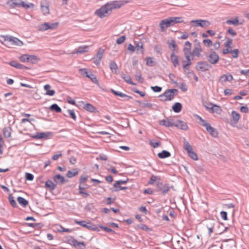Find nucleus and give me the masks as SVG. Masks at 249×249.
<instances>
[{"label":"nucleus","mask_w":249,"mask_h":249,"mask_svg":"<svg viewBox=\"0 0 249 249\" xmlns=\"http://www.w3.org/2000/svg\"><path fill=\"white\" fill-rule=\"evenodd\" d=\"M124 5L122 1H112L103 5L96 10L94 14L100 18L107 17L111 14L112 10L119 8Z\"/></svg>","instance_id":"obj_1"},{"label":"nucleus","mask_w":249,"mask_h":249,"mask_svg":"<svg viewBox=\"0 0 249 249\" xmlns=\"http://www.w3.org/2000/svg\"><path fill=\"white\" fill-rule=\"evenodd\" d=\"M0 37L1 38L0 40V42L7 47H10L12 45L21 46L23 45L21 41L15 37L1 35Z\"/></svg>","instance_id":"obj_2"},{"label":"nucleus","mask_w":249,"mask_h":249,"mask_svg":"<svg viewBox=\"0 0 249 249\" xmlns=\"http://www.w3.org/2000/svg\"><path fill=\"white\" fill-rule=\"evenodd\" d=\"M178 93L177 89H171L166 90L164 93L160 96L162 101H171L174 99L175 95Z\"/></svg>","instance_id":"obj_3"},{"label":"nucleus","mask_w":249,"mask_h":249,"mask_svg":"<svg viewBox=\"0 0 249 249\" xmlns=\"http://www.w3.org/2000/svg\"><path fill=\"white\" fill-rule=\"evenodd\" d=\"M184 148L192 159L194 160H197L198 159L196 154L193 151L192 147L185 139L184 140Z\"/></svg>","instance_id":"obj_4"},{"label":"nucleus","mask_w":249,"mask_h":249,"mask_svg":"<svg viewBox=\"0 0 249 249\" xmlns=\"http://www.w3.org/2000/svg\"><path fill=\"white\" fill-rule=\"evenodd\" d=\"M191 23L194 27L199 26L202 28L208 27L211 24L209 21L203 19L193 20L191 21Z\"/></svg>","instance_id":"obj_5"},{"label":"nucleus","mask_w":249,"mask_h":249,"mask_svg":"<svg viewBox=\"0 0 249 249\" xmlns=\"http://www.w3.org/2000/svg\"><path fill=\"white\" fill-rule=\"evenodd\" d=\"M202 52V48L200 43L198 42L195 45L194 48L192 52H191V57L193 58L194 56H196L198 57L201 58L202 57V55L201 54Z\"/></svg>","instance_id":"obj_6"},{"label":"nucleus","mask_w":249,"mask_h":249,"mask_svg":"<svg viewBox=\"0 0 249 249\" xmlns=\"http://www.w3.org/2000/svg\"><path fill=\"white\" fill-rule=\"evenodd\" d=\"M58 26L57 23L50 24L47 22L41 24L38 26V30L40 31H45L48 29H55Z\"/></svg>","instance_id":"obj_7"},{"label":"nucleus","mask_w":249,"mask_h":249,"mask_svg":"<svg viewBox=\"0 0 249 249\" xmlns=\"http://www.w3.org/2000/svg\"><path fill=\"white\" fill-rule=\"evenodd\" d=\"M207 59L209 62L211 64H215L218 62L219 57L215 52H213L208 55Z\"/></svg>","instance_id":"obj_8"},{"label":"nucleus","mask_w":249,"mask_h":249,"mask_svg":"<svg viewBox=\"0 0 249 249\" xmlns=\"http://www.w3.org/2000/svg\"><path fill=\"white\" fill-rule=\"evenodd\" d=\"M196 67L197 70L201 71H205L211 68V65L205 61L198 62Z\"/></svg>","instance_id":"obj_9"},{"label":"nucleus","mask_w":249,"mask_h":249,"mask_svg":"<svg viewBox=\"0 0 249 249\" xmlns=\"http://www.w3.org/2000/svg\"><path fill=\"white\" fill-rule=\"evenodd\" d=\"M157 187L159 191H161L163 194H165L168 193L169 190V187L168 184L163 183L160 181H158Z\"/></svg>","instance_id":"obj_10"},{"label":"nucleus","mask_w":249,"mask_h":249,"mask_svg":"<svg viewBox=\"0 0 249 249\" xmlns=\"http://www.w3.org/2000/svg\"><path fill=\"white\" fill-rule=\"evenodd\" d=\"M74 222L89 230H96L97 229L95 225H92L90 223L87 222L85 221H77L75 220Z\"/></svg>","instance_id":"obj_11"},{"label":"nucleus","mask_w":249,"mask_h":249,"mask_svg":"<svg viewBox=\"0 0 249 249\" xmlns=\"http://www.w3.org/2000/svg\"><path fill=\"white\" fill-rule=\"evenodd\" d=\"M41 10L43 15H46L49 14V4L48 1L45 0L41 2Z\"/></svg>","instance_id":"obj_12"},{"label":"nucleus","mask_w":249,"mask_h":249,"mask_svg":"<svg viewBox=\"0 0 249 249\" xmlns=\"http://www.w3.org/2000/svg\"><path fill=\"white\" fill-rule=\"evenodd\" d=\"M167 19L169 26H173L176 23H181L183 21L181 17H170Z\"/></svg>","instance_id":"obj_13"},{"label":"nucleus","mask_w":249,"mask_h":249,"mask_svg":"<svg viewBox=\"0 0 249 249\" xmlns=\"http://www.w3.org/2000/svg\"><path fill=\"white\" fill-rule=\"evenodd\" d=\"M167 19L169 26H173L176 23H181L183 21L181 17H170Z\"/></svg>","instance_id":"obj_14"},{"label":"nucleus","mask_w":249,"mask_h":249,"mask_svg":"<svg viewBox=\"0 0 249 249\" xmlns=\"http://www.w3.org/2000/svg\"><path fill=\"white\" fill-rule=\"evenodd\" d=\"M175 126L184 131H187L189 128L187 123L180 120H177L175 122Z\"/></svg>","instance_id":"obj_15"},{"label":"nucleus","mask_w":249,"mask_h":249,"mask_svg":"<svg viewBox=\"0 0 249 249\" xmlns=\"http://www.w3.org/2000/svg\"><path fill=\"white\" fill-rule=\"evenodd\" d=\"M159 124L160 125L165 126L166 127H171L175 126V122H174L173 120L167 118L166 119L160 121Z\"/></svg>","instance_id":"obj_16"},{"label":"nucleus","mask_w":249,"mask_h":249,"mask_svg":"<svg viewBox=\"0 0 249 249\" xmlns=\"http://www.w3.org/2000/svg\"><path fill=\"white\" fill-rule=\"evenodd\" d=\"M233 79V76L230 73H227L222 75L219 78V81L223 84L226 82H231Z\"/></svg>","instance_id":"obj_17"},{"label":"nucleus","mask_w":249,"mask_h":249,"mask_svg":"<svg viewBox=\"0 0 249 249\" xmlns=\"http://www.w3.org/2000/svg\"><path fill=\"white\" fill-rule=\"evenodd\" d=\"M191 46H192V43L191 42H190L189 41H186L185 43L184 47L183 49V52L184 56H191Z\"/></svg>","instance_id":"obj_18"},{"label":"nucleus","mask_w":249,"mask_h":249,"mask_svg":"<svg viewBox=\"0 0 249 249\" xmlns=\"http://www.w3.org/2000/svg\"><path fill=\"white\" fill-rule=\"evenodd\" d=\"M103 49H102L101 48L99 49L96 56L94 58V63L95 64L98 65L100 64L103 57Z\"/></svg>","instance_id":"obj_19"},{"label":"nucleus","mask_w":249,"mask_h":249,"mask_svg":"<svg viewBox=\"0 0 249 249\" xmlns=\"http://www.w3.org/2000/svg\"><path fill=\"white\" fill-rule=\"evenodd\" d=\"M171 61L175 67L179 66L178 57L175 54L174 52H172L170 56Z\"/></svg>","instance_id":"obj_20"},{"label":"nucleus","mask_w":249,"mask_h":249,"mask_svg":"<svg viewBox=\"0 0 249 249\" xmlns=\"http://www.w3.org/2000/svg\"><path fill=\"white\" fill-rule=\"evenodd\" d=\"M52 136L51 132H40L37 133L36 135L34 137L35 138L42 139H47L49 137Z\"/></svg>","instance_id":"obj_21"},{"label":"nucleus","mask_w":249,"mask_h":249,"mask_svg":"<svg viewBox=\"0 0 249 249\" xmlns=\"http://www.w3.org/2000/svg\"><path fill=\"white\" fill-rule=\"evenodd\" d=\"M205 128L209 133L213 137H216L218 135V132L216 130L212 127L210 124H205Z\"/></svg>","instance_id":"obj_22"},{"label":"nucleus","mask_w":249,"mask_h":249,"mask_svg":"<svg viewBox=\"0 0 249 249\" xmlns=\"http://www.w3.org/2000/svg\"><path fill=\"white\" fill-rule=\"evenodd\" d=\"M89 50L88 46H80L75 49L71 53H84L87 52Z\"/></svg>","instance_id":"obj_23"},{"label":"nucleus","mask_w":249,"mask_h":249,"mask_svg":"<svg viewBox=\"0 0 249 249\" xmlns=\"http://www.w3.org/2000/svg\"><path fill=\"white\" fill-rule=\"evenodd\" d=\"M228 229V227H225L223 231H220L218 230L215 229H214V227H213V228H209L208 229L209 231V234L210 236L211 234L213 232H215L216 234H221L222 233L227 231Z\"/></svg>","instance_id":"obj_24"},{"label":"nucleus","mask_w":249,"mask_h":249,"mask_svg":"<svg viewBox=\"0 0 249 249\" xmlns=\"http://www.w3.org/2000/svg\"><path fill=\"white\" fill-rule=\"evenodd\" d=\"M54 181L56 183L58 184H63L65 182V178L61 176L60 175H55L53 178Z\"/></svg>","instance_id":"obj_25"},{"label":"nucleus","mask_w":249,"mask_h":249,"mask_svg":"<svg viewBox=\"0 0 249 249\" xmlns=\"http://www.w3.org/2000/svg\"><path fill=\"white\" fill-rule=\"evenodd\" d=\"M160 27L161 31L162 32L164 31L167 28L170 27L167 18L162 20L160 21Z\"/></svg>","instance_id":"obj_26"},{"label":"nucleus","mask_w":249,"mask_h":249,"mask_svg":"<svg viewBox=\"0 0 249 249\" xmlns=\"http://www.w3.org/2000/svg\"><path fill=\"white\" fill-rule=\"evenodd\" d=\"M51 86L50 85H46L44 87V89L46 90V94L49 96H53L55 92L54 90L51 89Z\"/></svg>","instance_id":"obj_27"},{"label":"nucleus","mask_w":249,"mask_h":249,"mask_svg":"<svg viewBox=\"0 0 249 249\" xmlns=\"http://www.w3.org/2000/svg\"><path fill=\"white\" fill-rule=\"evenodd\" d=\"M45 187L50 190H53L55 189L56 185L50 180H48L45 183Z\"/></svg>","instance_id":"obj_28"},{"label":"nucleus","mask_w":249,"mask_h":249,"mask_svg":"<svg viewBox=\"0 0 249 249\" xmlns=\"http://www.w3.org/2000/svg\"><path fill=\"white\" fill-rule=\"evenodd\" d=\"M72 243L73 245L78 249H82L85 247L84 242H80L76 240H73L72 241Z\"/></svg>","instance_id":"obj_29"},{"label":"nucleus","mask_w":249,"mask_h":249,"mask_svg":"<svg viewBox=\"0 0 249 249\" xmlns=\"http://www.w3.org/2000/svg\"><path fill=\"white\" fill-rule=\"evenodd\" d=\"M232 120L235 124H237L240 118V114L235 111H232L231 112Z\"/></svg>","instance_id":"obj_30"},{"label":"nucleus","mask_w":249,"mask_h":249,"mask_svg":"<svg viewBox=\"0 0 249 249\" xmlns=\"http://www.w3.org/2000/svg\"><path fill=\"white\" fill-rule=\"evenodd\" d=\"M84 108L86 110H87V111H89L90 112H94L96 111H97L96 108H95V107L93 106L90 104H86L84 106Z\"/></svg>","instance_id":"obj_31"},{"label":"nucleus","mask_w":249,"mask_h":249,"mask_svg":"<svg viewBox=\"0 0 249 249\" xmlns=\"http://www.w3.org/2000/svg\"><path fill=\"white\" fill-rule=\"evenodd\" d=\"M168 45L170 49L172 50V52L175 53L177 52V50L176 49L177 46L175 40H172L171 42H168Z\"/></svg>","instance_id":"obj_32"},{"label":"nucleus","mask_w":249,"mask_h":249,"mask_svg":"<svg viewBox=\"0 0 249 249\" xmlns=\"http://www.w3.org/2000/svg\"><path fill=\"white\" fill-rule=\"evenodd\" d=\"M182 108V105L179 103H176L172 107L173 110L177 113L179 112Z\"/></svg>","instance_id":"obj_33"},{"label":"nucleus","mask_w":249,"mask_h":249,"mask_svg":"<svg viewBox=\"0 0 249 249\" xmlns=\"http://www.w3.org/2000/svg\"><path fill=\"white\" fill-rule=\"evenodd\" d=\"M158 157L160 159H163L169 157L171 156V154L168 151L163 150L161 152L158 154Z\"/></svg>","instance_id":"obj_34"},{"label":"nucleus","mask_w":249,"mask_h":249,"mask_svg":"<svg viewBox=\"0 0 249 249\" xmlns=\"http://www.w3.org/2000/svg\"><path fill=\"white\" fill-rule=\"evenodd\" d=\"M78 173V171L77 169H73L72 171H68L67 173V176L69 178H72L76 176Z\"/></svg>","instance_id":"obj_35"},{"label":"nucleus","mask_w":249,"mask_h":249,"mask_svg":"<svg viewBox=\"0 0 249 249\" xmlns=\"http://www.w3.org/2000/svg\"><path fill=\"white\" fill-rule=\"evenodd\" d=\"M122 77L125 80L126 82L131 85H134L135 84L131 80L130 76L129 75H126L125 74H122L121 75Z\"/></svg>","instance_id":"obj_36"},{"label":"nucleus","mask_w":249,"mask_h":249,"mask_svg":"<svg viewBox=\"0 0 249 249\" xmlns=\"http://www.w3.org/2000/svg\"><path fill=\"white\" fill-rule=\"evenodd\" d=\"M160 178L159 177L155 176L152 175L151 177L150 181H149V184H153L154 183H156V184L158 183V181H160Z\"/></svg>","instance_id":"obj_37"},{"label":"nucleus","mask_w":249,"mask_h":249,"mask_svg":"<svg viewBox=\"0 0 249 249\" xmlns=\"http://www.w3.org/2000/svg\"><path fill=\"white\" fill-rule=\"evenodd\" d=\"M10 5L12 7H19L21 3V0H10Z\"/></svg>","instance_id":"obj_38"},{"label":"nucleus","mask_w":249,"mask_h":249,"mask_svg":"<svg viewBox=\"0 0 249 249\" xmlns=\"http://www.w3.org/2000/svg\"><path fill=\"white\" fill-rule=\"evenodd\" d=\"M17 200L18 202L23 207H26L28 204V201L23 197H22L21 196L18 197L17 198Z\"/></svg>","instance_id":"obj_39"},{"label":"nucleus","mask_w":249,"mask_h":249,"mask_svg":"<svg viewBox=\"0 0 249 249\" xmlns=\"http://www.w3.org/2000/svg\"><path fill=\"white\" fill-rule=\"evenodd\" d=\"M207 108L211 109L212 112H216L217 113H220L221 111L220 107L216 105H213L211 107H207Z\"/></svg>","instance_id":"obj_40"},{"label":"nucleus","mask_w":249,"mask_h":249,"mask_svg":"<svg viewBox=\"0 0 249 249\" xmlns=\"http://www.w3.org/2000/svg\"><path fill=\"white\" fill-rule=\"evenodd\" d=\"M50 109L52 111H55L58 113L61 111V108L56 104L51 105L50 107Z\"/></svg>","instance_id":"obj_41"},{"label":"nucleus","mask_w":249,"mask_h":249,"mask_svg":"<svg viewBox=\"0 0 249 249\" xmlns=\"http://www.w3.org/2000/svg\"><path fill=\"white\" fill-rule=\"evenodd\" d=\"M185 57L187 60V63L183 65V68L186 69L188 66L192 64L191 60H193V58L191 57V56H185Z\"/></svg>","instance_id":"obj_42"},{"label":"nucleus","mask_w":249,"mask_h":249,"mask_svg":"<svg viewBox=\"0 0 249 249\" xmlns=\"http://www.w3.org/2000/svg\"><path fill=\"white\" fill-rule=\"evenodd\" d=\"M10 65L12 67L16 68L22 69L24 67L23 65L17 62L16 61H12L10 62Z\"/></svg>","instance_id":"obj_43"},{"label":"nucleus","mask_w":249,"mask_h":249,"mask_svg":"<svg viewBox=\"0 0 249 249\" xmlns=\"http://www.w3.org/2000/svg\"><path fill=\"white\" fill-rule=\"evenodd\" d=\"M87 77L89 78L93 83H94L95 84L98 83V81L96 77L95 76V75L93 74L91 72H90L89 75H87Z\"/></svg>","instance_id":"obj_44"},{"label":"nucleus","mask_w":249,"mask_h":249,"mask_svg":"<svg viewBox=\"0 0 249 249\" xmlns=\"http://www.w3.org/2000/svg\"><path fill=\"white\" fill-rule=\"evenodd\" d=\"M111 92L112 93H113V94H114L115 95H117V96H119L121 97H127V98H130L129 97H128V96H127L126 95H125V94L122 93V92H120L119 91H115L114 90V89H111Z\"/></svg>","instance_id":"obj_45"},{"label":"nucleus","mask_w":249,"mask_h":249,"mask_svg":"<svg viewBox=\"0 0 249 249\" xmlns=\"http://www.w3.org/2000/svg\"><path fill=\"white\" fill-rule=\"evenodd\" d=\"M38 60V59L37 58L36 56L34 55H30L29 62H30L32 64H35L37 62Z\"/></svg>","instance_id":"obj_46"},{"label":"nucleus","mask_w":249,"mask_h":249,"mask_svg":"<svg viewBox=\"0 0 249 249\" xmlns=\"http://www.w3.org/2000/svg\"><path fill=\"white\" fill-rule=\"evenodd\" d=\"M226 23L230 25V24H233L234 25H238L239 24V21L238 19V18L236 17L235 19L233 20H228L226 21Z\"/></svg>","instance_id":"obj_47"},{"label":"nucleus","mask_w":249,"mask_h":249,"mask_svg":"<svg viewBox=\"0 0 249 249\" xmlns=\"http://www.w3.org/2000/svg\"><path fill=\"white\" fill-rule=\"evenodd\" d=\"M30 55L23 54L19 57V60L22 62H29Z\"/></svg>","instance_id":"obj_48"},{"label":"nucleus","mask_w":249,"mask_h":249,"mask_svg":"<svg viewBox=\"0 0 249 249\" xmlns=\"http://www.w3.org/2000/svg\"><path fill=\"white\" fill-rule=\"evenodd\" d=\"M34 119H27V118H23L21 120V122L20 123V125L21 126L23 127V124L24 123H25L26 122H29L30 124H32V122L34 121Z\"/></svg>","instance_id":"obj_49"},{"label":"nucleus","mask_w":249,"mask_h":249,"mask_svg":"<svg viewBox=\"0 0 249 249\" xmlns=\"http://www.w3.org/2000/svg\"><path fill=\"white\" fill-rule=\"evenodd\" d=\"M135 49L137 51H140L142 53L143 52V43L142 42H139L136 44Z\"/></svg>","instance_id":"obj_50"},{"label":"nucleus","mask_w":249,"mask_h":249,"mask_svg":"<svg viewBox=\"0 0 249 249\" xmlns=\"http://www.w3.org/2000/svg\"><path fill=\"white\" fill-rule=\"evenodd\" d=\"M109 67L113 72L114 71H116L118 69V66L116 63L114 61L110 62L109 64Z\"/></svg>","instance_id":"obj_51"},{"label":"nucleus","mask_w":249,"mask_h":249,"mask_svg":"<svg viewBox=\"0 0 249 249\" xmlns=\"http://www.w3.org/2000/svg\"><path fill=\"white\" fill-rule=\"evenodd\" d=\"M9 201L11 205L14 207H17V204L16 201L14 200V197L10 196L8 197Z\"/></svg>","instance_id":"obj_52"},{"label":"nucleus","mask_w":249,"mask_h":249,"mask_svg":"<svg viewBox=\"0 0 249 249\" xmlns=\"http://www.w3.org/2000/svg\"><path fill=\"white\" fill-rule=\"evenodd\" d=\"M232 43V39L227 38L226 42L225 43V46L226 48H229L231 49V44Z\"/></svg>","instance_id":"obj_53"},{"label":"nucleus","mask_w":249,"mask_h":249,"mask_svg":"<svg viewBox=\"0 0 249 249\" xmlns=\"http://www.w3.org/2000/svg\"><path fill=\"white\" fill-rule=\"evenodd\" d=\"M127 182V179L126 180H120L118 181H117L114 184V187L115 188H118L121 184H126Z\"/></svg>","instance_id":"obj_54"},{"label":"nucleus","mask_w":249,"mask_h":249,"mask_svg":"<svg viewBox=\"0 0 249 249\" xmlns=\"http://www.w3.org/2000/svg\"><path fill=\"white\" fill-rule=\"evenodd\" d=\"M215 222L213 220H208L206 222V227L207 229L209 228H213V227H215Z\"/></svg>","instance_id":"obj_55"},{"label":"nucleus","mask_w":249,"mask_h":249,"mask_svg":"<svg viewBox=\"0 0 249 249\" xmlns=\"http://www.w3.org/2000/svg\"><path fill=\"white\" fill-rule=\"evenodd\" d=\"M58 231L59 232H70L72 231L71 230L69 229H66V228H64L63 227H62V226H59V228H58Z\"/></svg>","instance_id":"obj_56"},{"label":"nucleus","mask_w":249,"mask_h":249,"mask_svg":"<svg viewBox=\"0 0 249 249\" xmlns=\"http://www.w3.org/2000/svg\"><path fill=\"white\" fill-rule=\"evenodd\" d=\"M21 4L20 5V6H22L23 7L25 8H32L34 7V4L33 3H29V4H26L24 2L21 0Z\"/></svg>","instance_id":"obj_57"},{"label":"nucleus","mask_w":249,"mask_h":249,"mask_svg":"<svg viewBox=\"0 0 249 249\" xmlns=\"http://www.w3.org/2000/svg\"><path fill=\"white\" fill-rule=\"evenodd\" d=\"M203 43L207 47H210V46H213L212 41L210 39H204L203 40Z\"/></svg>","instance_id":"obj_58"},{"label":"nucleus","mask_w":249,"mask_h":249,"mask_svg":"<svg viewBox=\"0 0 249 249\" xmlns=\"http://www.w3.org/2000/svg\"><path fill=\"white\" fill-rule=\"evenodd\" d=\"M231 53L232 54V56L234 58H237L239 54V51L238 49H234L233 50H231Z\"/></svg>","instance_id":"obj_59"},{"label":"nucleus","mask_w":249,"mask_h":249,"mask_svg":"<svg viewBox=\"0 0 249 249\" xmlns=\"http://www.w3.org/2000/svg\"><path fill=\"white\" fill-rule=\"evenodd\" d=\"M125 40V37L124 36H123L119 38H118L116 40V43L118 44H121L123 43Z\"/></svg>","instance_id":"obj_60"},{"label":"nucleus","mask_w":249,"mask_h":249,"mask_svg":"<svg viewBox=\"0 0 249 249\" xmlns=\"http://www.w3.org/2000/svg\"><path fill=\"white\" fill-rule=\"evenodd\" d=\"M68 112L69 114L70 115V116H71V117L73 120H76V116L75 114V113H74L73 110L69 109V110H68Z\"/></svg>","instance_id":"obj_61"},{"label":"nucleus","mask_w":249,"mask_h":249,"mask_svg":"<svg viewBox=\"0 0 249 249\" xmlns=\"http://www.w3.org/2000/svg\"><path fill=\"white\" fill-rule=\"evenodd\" d=\"M154 64V61L152 60V58L151 57H147L146 58V65L149 66H152Z\"/></svg>","instance_id":"obj_62"},{"label":"nucleus","mask_w":249,"mask_h":249,"mask_svg":"<svg viewBox=\"0 0 249 249\" xmlns=\"http://www.w3.org/2000/svg\"><path fill=\"white\" fill-rule=\"evenodd\" d=\"M62 155V152L61 151H59L58 152V154L54 155L53 156L52 159L54 160H56L58 159L59 158L61 157Z\"/></svg>","instance_id":"obj_63"},{"label":"nucleus","mask_w":249,"mask_h":249,"mask_svg":"<svg viewBox=\"0 0 249 249\" xmlns=\"http://www.w3.org/2000/svg\"><path fill=\"white\" fill-rule=\"evenodd\" d=\"M25 178L27 180L32 181L34 179V176L32 174L26 173Z\"/></svg>","instance_id":"obj_64"}]
</instances>
